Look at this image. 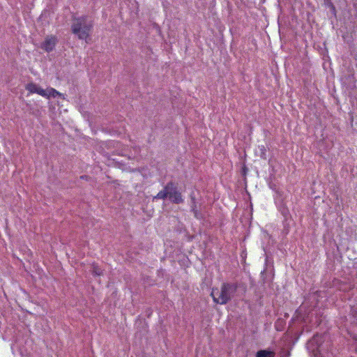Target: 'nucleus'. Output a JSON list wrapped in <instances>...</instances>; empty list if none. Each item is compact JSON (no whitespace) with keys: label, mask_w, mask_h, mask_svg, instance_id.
Returning <instances> with one entry per match:
<instances>
[{"label":"nucleus","mask_w":357,"mask_h":357,"mask_svg":"<svg viewBox=\"0 0 357 357\" xmlns=\"http://www.w3.org/2000/svg\"><path fill=\"white\" fill-rule=\"evenodd\" d=\"M169 191L167 190V184L165 186L162 190H160L156 196H155L154 199H165L168 197Z\"/></svg>","instance_id":"nucleus-8"},{"label":"nucleus","mask_w":357,"mask_h":357,"mask_svg":"<svg viewBox=\"0 0 357 357\" xmlns=\"http://www.w3.org/2000/svg\"><path fill=\"white\" fill-rule=\"evenodd\" d=\"M330 7L334 14L336 13L335 7L333 3H331Z\"/></svg>","instance_id":"nucleus-12"},{"label":"nucleus","mask_w":357,"mask_h":357,"mask_svg":"<svg viewBox=\"0 0 357 357\" xmlns=\"http://www.w3.org/2000/svg\"><path fill=\"white\" fill-rule=\"evenodd\" d=\"M236 285L224 282L222 284L220 289L218 288H213L211 296H212L214 303L225 305L231 300L232 295L236 292Z\"/></svg>","instance_id":"nucleus-2"},{"label":"nucleus","mask_w":357,"mask_h":357,"mask_svg":"<svg viewBox=\"0 0 357 357\" xmlns=\"http://www.w3.org/2000/svg\"><path fill=\"white\" fill-rule=\"evenodd\" d=\"M93 274L95 275H101L102 274V271L101 268H98V266L93 264Z\"/></svg>","instance_id":"nucleus-9"},{"label":"nucleus","mask_w":357,"mask_h":357,"mask_svg":"<svg viewBox=\"0 0 357 357\" xmlns=\"http://www.w3.org/2000/svg\"><path fill=\"white\" fill-rule=\"evenodd\" d=\"M194 216L197 218V219H201L202 218V215L201 214L199 213V211H195V213H194Z\"/></svg>","instance_id":"nucleus-11"},{"label":"nucleus","mask_w":357,"mask_h":357,"mask_svg":"<svg viewBox=\"0 0 357 357\" xmlns=\"http://www.w3.org/2000/svg\"><path fill=\"white\" fill-rule=\"evenodd\" d=\"M191 199L192 202V204L191 206V211L193 212V213H195V211H197L195 198L191 195Z\"/></svg>","instance_id":"nucleus-10"},{"label":"nucleus","mask_w":357,"mask_h":357,"mask_svg":"<svg viewBox=\"0 0 357 357\" xmlns=\"http://www.w3.org/2000/svg\"><path fill=\"white\" fill-rule=\"evenodd\" d=\"M57 42L55 36H47L41 45V48L49 52L53 50Z\"/></svg>","instance_id":"nucleus-4"},{"label":"nucleus","mask_w":357,"mask_h":357,"mask_svg":"<svg viewBox=\"0 0 357 357\" xmlns=\"http://www.w3.org/2000/svg\"><path fill=\"white\" fill-rule=\"evenodd\" d=\"M93 29V23L89 20L87 16L75 17L71 25L73 33L76 35L79 39L85 40L89 37Z\"/></svg>","instance_id":"nucleus-1"},{"label":"nucleus","mask_w":357,"mask_h":357,"mask_svg":"<svg viewBox=\"0 0 357 357\" xmlns=\"http://www.w3.org/2000/svg\"><path fill=\"white\" fill-rule=\"evenodd\" d=\"M275 354L273 351L259 350L256 354V357H275Z\"/></svg>","instance_id":"nucleus-7"},{"label":"nucleus","mask_w":357,"mask_h":357,"mask_svg":"<svg viewBox=\"0 0 357 357\" xmlns=\"http://www.w3.org/2000/svg\"><path fill=\"white\" fill-rule=\"evenodd\" d=\"M25 88L30 93H37L41 96L46 95L45 93V89L39 87L34 83L31 82L27 84Z\"/></svg>","instance_id":"nucleus-5"},{"label":"nucleus","mask_w":357,"mask_h":357,"mask_svg":"<svg viewBox=\"0 0 357 357\" xmlns=\"http://www.w3.org/2000/svg\"><path fill=\"white\" fill-rule=\"evenodd\" d=\"M45 93L46 95L45 96H42L43 97H45V98H50V97H53V98H55L56 96H61L62 94L59 92L58 91H56V89H54V88H48L46 90H45Z\"/></svg>","instance_id":"nucleus-6"},{"label":"nucleus","mask_w":357,"mask_h":357,"mask_svg":"<svg viewBox=\"0 0 357 357\" xmlns=\"http://www.w3.org/2000/svg\"><path fill=\"white\" fill-rule=\"evenodd\" d=\"M167 190L169 191L168 197L169 200L174 204H181L183 202L181 193L178 190L177 186L173 182L167 183Z\"/></svg>","instance_id":"nucleus-3"}]
</instances>
